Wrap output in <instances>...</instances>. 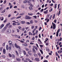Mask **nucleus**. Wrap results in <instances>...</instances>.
<instances>
[{
    "label": "nucleus",
    "instance_id": "1",
    "mask_svg": "<svg viewBox=\"0 0 62 62\" xmlns=\"http://www.w3.org/2000/svg\"><path fill=\"white\" fill-rule=\"evenodd\" d=\"M52 24H53V29H55V27H56L55 24L53 22H52Z\"/></svg>",
    "mask_w": 62,
    "mask_h": 62
},
{
    "label": "nucleus",
    "instance_id": "2",
    "mask_svg": "<svg viewBox=\"0 0 62 62\" xmlns=\"http://www.w3.org/2000/svg\"><path fill=\"white\" fill-rule=\"evenodd\" d=\"M15 46L16 47V48H19V49H21V48L20 47V46H19L17 45V44H15Z\"/></svg>",
    "mask_w": 62,
    "mask_h": 62
},
{
    "label": "nucleus",
    "instance_id": "3",
    "mask_svg": "<svg viewBox=\"0 0 62 62\" xmlns=\"http://www.w3.org/2000/svg\"><path fill=\"white\" fill-rule=\"evenodd\" d=\"M7 32H8V33H10L11 32V30H10V29H8L7 30Z\"/></svg>",
    "mask_w": 62,
    "mask_h": 62
},
{
    "label": "nucleus",
    "instance_id": "4",
    "mask_svg": "<svg viewBox=\"0 0 62 62\" xmlns=\"http://www.w3.org/2000/svg\"><path fill=\"white\" fill-rule=\"evenodd\" d=\"M6 29H7V27H4L3 29L2 30V32L5 31V30H6Z\"/></svg>",
    "mask_w": 62,
    "mask_h": 62
},
{
    "label": "nucleus",
    "instance_id": "5",
    "mask_svg": "<svg viewBox=\"0 0 62 62\" xmlns=\"http://www.w3.org/2000/svg\"><path fill=\"white\" fill-rule=\"evenodd\" d=\"M59 33V30H58V31L56 32V37H58V33Z\"/></svg>",
    "mask_w": 62,
    "mask_h": 62
},
{
    "label": "nucleus",
    "instance_id": "6",
    "mask_svg": "<svg viewBox=\"0 0 62 62\" xmlns=\"http://www.w3.org/2000/svg\"><path fill=\"white\" fill-rule=\"evenodd\" d=\"M4 26V25L3 24H2L0 26V29H1V28H3V27Z\"/></svg>",
    "mask_w": 62,
    "mask_h": 62
},
{
    "label": "nucleus",
    "instance_id": "7",
    "mask_svg": "<svg viewBox=\"0 0 62 62\" xmlns=\"http://www.w3.org/2000/svg\"><path fill=\"white\" fill-rule=\"evenodd\" d=\"M6 49H3V52L4 54H6Z\"/></svg>",
    "mask_w": 62,
    "mask_h": 62
},
{
    "label": "nucleus",
    "instance_id": "8",
    "mask_svg": "<svg viewBox=\"0 0 62 62\" xmlns=\"http://www.w3.org/2000/svg\"><path fill=\"white\" fill-rule=\"evenodd\" d=\"M32 50V52L34 53H36V51H35V48H33Z\"/></svg>",
    "mask_w": 62,
    "mask_h": 62
},
{
    "label": "nucleus",
    "instance_id": "9",
    "mask_svg": "<svg viewBox=\"0 0 62 62\" xmlns=\"http://www.w3.org/2000/svg\"><path fill=\"white\" fill-rule=\"evenodd\" d=\"M35 59L37 61H39V59L38 58H36Z\"/></svg>",
    "mask_w": 62,
    "mask_h": 62
},
{
    "label": "nucleus",
    "instance_id": "10",
    "mask_svg": "<svg viewBox=\"0 0 62 62\" xmlns=\"http://www.w3.org/2000/svg\"><path fill=\"white\" fill-rule=\"evenodd\" d=\"M44 13L45 14H47L48 13V10H46V11H44Z\"/></svg>",
    "mask_w": 62,
    "mask_h": 62
},
{
    "label": "nucleus",
    "instance_id": "11",
    "mask_svg": "<svg viewBox=\"0 0 62 62\" xmlns=\"http://www.w3.org/2000/svg\"><path fill=\"white\" fill-rule=\"evenodd\" d=\"M33 48H35V49H36V51L38 50V48H37V47L35 46H33Z\"/></svg>",
    "mask_w": 62,
    "mask_h": 62
},
{
    "label": "nucleus",
    "instance_id": "12",
    "mask_svg": "<svg viewBox=\"0 0 62 62\" xmlns=\"http://www.w3.org/2000/svg\"><path fill=\"white\" fill-rule=\"evenodd\" d=\"M33 23L34 22H33V21L32 20H31L30 21V23H31V24H33Z\"/></svg>",
    "mask_w": 62,
    "mask_h": 62
},
{
    "label": "nucleus",
    "instance_id": "13",
    "mask_svg": "<svg viewBox=\"0 0 62 62\" xmlns=\"http://www.w3.org/2000/svg\"><path fill=\"white\" fill-rule=\"evenodd\" d=\"M28 17H29L28 16H26L25 19H28Z\"/></svg>",
    "mask_w": 62,
    "mask_h": 62
},
{
    "label": "nucleus",
    "instance_id": "14",
    "mask_svg": "<svg viewBox=\"0 0 62 62\" xmlns=\"http://www.w3.org/2000/svg\"><path fill=\"white\" fill-rule=\"evenodd\" d=\"M11 56L13 57V58H15V55L14 54H12Z\"/></svg>",
    "mask_w": 62,
    "mask_h": 62
},
{
    "label": "nucleus",
    "instance_id": "15",
    "mask_svg": "<svg viewBox=\"0 0 62 62\" xmlns=\"http://www.w3.org/2000/svg\"><path fill=\"white\" fill-rule=\"evenodd\" d=\"M23 2L24 3H28L27 0H26L24 1H23Z\"/></svg>",
    "mask_w": 62,
    "mask_h": 62
},
{
    "label": "nucleus",
    "instance_id": "16",
    "mask_svg": "<svg viewBox=\"0 0 62 62\" xmlns=\"http://www.w3.org/2000/svg\"><path fill=\"white\" fill-rule=\"evenodd\" d=\"M9 24H10V23H8L6 25V26H7V27H8V26H9Z\"/></svg>",
    "mask_w": 62,
    "mask_h": 62
},
{
    "label": "nucleus",
    "instance_id": "17",
    "mask_svg": "<svg viewBox=\"0 0 62 62\" xmlns=\"http://www.w3.org/2000/svg\"><path fill=\"white\" fill-rule=\"evenodd\" d=\"M21 23L22 24H23V23H25V22L22 21L21 22Z\"/></svg>",
    "mask_w": 62,
    "mask_h": 62
},
{
    "label": "nucleus",
    "instance_id": "18",
    "mask_svg": "<svg viewBox=\"0 0 62 62\" xmlns=\"http://www.w3.org/2000/svg\"><path fill=\"white\" fill-rule=\"evenodd\" d=\"M28 3H31V0H27Z\"/></svg>",
    "mask_w": 62,
    "mask_h": 62
},
{
    "label": "nucleus",
    "instance_id": "19",
    "mask_svg": "<svg viewBox=\"0 0 62 62\" xmlns=\"http://www.w3.org/2000/svg\"><path fill=\"white\" fill-rule=\"evenodd\" d=\"M8 45H7L6 46V48L7 50H8Z\"/></svg>",
    "mask_w": 62,
    "mask_h": 62
},
{
    "label": "nucleus",
    "instance_id": "20",
    "mask_svg": "<svg viewBox=\"0 0 62 62\" xmlns=\"http://www.w3.org/2000/svg\"><path fill=\"white\" fill-rule=\"evenodd\" d=\"M57 14L58 16H59V15L60 14V10L59 11V12H58Z\"/></svg>",
    "mask_w": 62,
    "mask_h": 62
},
{
    "label": "nucleus",
    "instance_id": "21",
    "mask_svg": "<svg viewBox=\"0 0 62 62\" xmlns=\"http://www.w3.org/2000/svg\"><path fill=\"white\" fill-rule=\"evenodd\" d=\"M29 9L30 10H33V8H32V7H29Z\"/></svg>",
    "mask_w": 62,
    "mask_h": 62
},
{
    "label": "nucleus",
    "instance_id": "22",
    "mask_svg": "<svg viewBox=\"0 0 62 62\" xmlns=\"http://www.w3.org/2000/svg\"><path fill=\"white\" fill-rule=\"evenodd\" d=\"M23 52L24 54H25V55H26V52H25V51H23Z\"/></svg>",
    "mask_w": 62,
    "mask_h": 62
},
{
    "label": "nucleus",
    "instance_id": "23",
    "mask_svg": "<svg viewBox=\"0 0 62 62\" xmlns=\"http://www.w3.org/2000/svg\"><path fill=\"white\" fill-rule=\"evenodd\" d=\"M24 14V13H21L19 15L20 16H23V15Z\"/></svg>",
    "mask_w": 62,
    "mask_h": 62
},
{
    "label": "nucleus",
    "instance_id": "24",
    "mask_svg": "<svg viewBox=\"0 0 62 62\" xmlns=\"http://www.w3.org/2000/svg\"><path fill=\"white\" fill-rule=\"evenodd\" d=\"M8 43L9 44H11V43H12V41H9L8 42Z\"/></svg>",
    "mask_w": 62,
    "mask_h": 62
},
{
    "label": "nucleus",
    "instance_id": "25",
    "mask_svg": "<svg viewBox=\"0 0 62 62\" xmlns=\"http://www.w3.org/2000/svg\"><path fill=\"white\" fill-rule=\"evenodd\" d=\"M26 23L27 24H30V23L28 22H26Z\"/></svg>",
    "mask_w": 62,
    "mask_h": 62
},
{
    "label": "nucleus",
    "instance_id": "26",
    "mask_svg": "<svg viewBox=\"0 0 62 62\" xmlns=\"http://www.w3.org/2000/svg\"><path fill=\"white\" fill-rule=\"evenodd\" d=\"M57 7V4H56L55 5V6L54 7V8H56Z\"/></svg>",
    "mask_w": 62,
    "mask_h": 62
},
{
    "label": "nucleus",
    "instance_id": "27",
    "mask_svg": "<svg viewBox=\"0 0 62 62\" xmlns=\"http://www.w3.org/2000/svg\"><path fill=\"white\" fill-rule=\"evenodd\" d=\"M21 8H24V6H23V5H22L21 6Z\"/></svg>",
    "mask_w": 62,
    "mask_h": 62
},
{
    "label": "nucleus",
    "instance_id": "28",
    "mask_svg": "<svg viewBox=\"0 0 62 62\" xmlns=\"http://www.w3.org/2000/svg\"><path fill=\"white\" fill-rule=\"evenodd\" d=\"M40 51L42 54H43V51H42L41 50H40Z\"/></svg>",
    "mask_w": 62,
    "mask_h": 62
},
{
    "label": "nucleus",
    "instance_id": "29",
    "mask_svg": "<svg viewBox=\"0 0 62 62\" xmlns=\"http://www.w3.org/2000/svg\"><path fill=\"white\" fill-rule=\"evenodd\" d=\"M29 59L28 58H27L26 59V61H27V60L29 61Z\"/></svg>",
    "mask_w": 62,
    "mask_h": 62
},
{
    "label": "nucleus",
    "instance_id": "30",
    "mask_svg": "<svg viewBox=\"0 0 62 62\" xmlns=\"http://www.w3.org/2000/svg\"><path fill=\"white\" fill-rule=\"evenodd\" d=\"M34 56H35L36 57L37 56V54H34Z\"/></svg>",
    "mask_w": 62,
    "mask_h": 62
},
{
    "label": "nucleus",
    "instance_id": "31",
    "mask_svg": "<svg viewBox=\"0 0 62 62\" xmlns=\"http://www.w3.org/2000/svg\"><path fill=\"white\" fill-rule=\"evenodd\" d=\"M15 18L14 17H13V18H12L10 19L11 20H13V19H15Z\"/></svg>",
    "mask_w": 62,
    "mask_h": 62
},
{
    "label": "nucleus",
    "instance_id": "32",
    "mask_svg": "<svg viewBox=\"0 0 62 62\" xmlns=\"http://www.w3.org/2000/svg\"><path fill=\"white\" fill-rule=\"evenodd\" d=\"M4 12H5V10H4L1 13H4Z\"/></svg>",
    "mask_w": 62,
    "mask_h": 62
},
{
    "label": "nucleus",
    "instance_id": "33",
    "mask_svg": "<svg viewBox=\"0 0 62 62\" xmlns=\"http://www.w3.org/2000/svg\"><path fill=\"white\" fill-rule=\"evenodd\" d=\"M28 14L29 15H33L32 14H30L29 13H28Z\"/></svg>",
    "mask_w": 62,
    "mask_h": 62
},
{
    "label": "nucleus",
    "instance_id": "34",
    "mask_svg": "<svg viewBox=\"0 0 62 62\" xmlns=\"http://www.w3.org/2000/svg\"><path fill=\"white\" fill-rule=\"evenodd\" d=\"M53 11V8H52L51 9L49 10V12H51V11Z\"/></svg>",
    "mask_w": 62,
    "mask_h": 62
},
{
    "label": "nucleus",
    "instance_id": "35",
    "mask_svg": "<svg viewBox=\"0 0 62 62\" xmlns=\"http://www.w3.org/2000/svg\"><path fill=\"white\" fill-rule=\"evenodd\" d=\"M9 45H10V47H11V46H13L12 44V43L10 44H9Z\"/></svg>",
    "mask_w": 62,
    "mask_h": 62
},
{
    "label": "nucleus",
    "instance_id": "36",
    "mask_svg": "<svg viewBox=\"0 0 62 62\" xmlns=\"http://www.w3.org/2000/svg\"><path fill=\"white\" fill-rule=\"evenodd\" d=\"M33 17H34V18H35V19H36L37 17V16H33Z\"/></svg>",
    "mask_w": 62,
    "mask_h": 62
},
{
    "label": "nucleus",
    "instance_id": "37",
    "mask_svg": "<svg viewBox=\"0 0 62 62\" xmlns=\"http://www.w3.org/2000/svg\"><path fill=\"white\" fill-rule=\"evenodd\" d=\"M42 28H41V27H40L39 28V30L40 31L41 29Z\"/></svg>",
    "mask_w": 62,
    "mask_h": 62
},
{
    "label": "nucleus",
    "instance_id": "38",
    "mask_svg": "<svg viewBox=\"0 0 62 62\" xmlns=\"http://www.w3.org/2000/svg\"><path fill=\"white\" fill-rule=\"evenodd\" d=\"M43 11V9H42L40 10V11L41 12H42Z\"/></svg>",
    "mask_w": 62,
    "mask_h": 62
},
{
    "label": "nucleus",
    "instance_id": "39",
    "mask_svg": "<svg viewBox=\"0 0 62 62\" xmlns=\"http://www.w3.org/2000/svg\"><path fill=\"white\" fill-rule=\"evenodd\" d=\"M21 17V16H18L16 18V19H19V18H20Z\"/></svg>",
    "mask_w": 62,
    "mask_h": 62
},
{
    "label": "nucleus",
    "instance_id": "40",
    "mask_svg": "<svg viewBox=\"0 0 62 62\" xmlns=\"http://www.w3.org/2000/svg\"><path fill=\"white\" fill-rule=\"evenodd\" d=\"M31 28L32 29H34V26H32Z\"/></svg>",
    "mask_w": 62,
    "mask_h": 62
},
{
    "label": "nucleus",
    "instance_id": "41",
    "mask_svg": "<svg viewBox=\"0 0 62 62\" xmlns=\"http://www.w3.org/2000/svg\"><path fill=\"white\" fill-rule=\"evenodd\" d=\"M20 60V59H18V58H16V60L17 61H19V60Z\"/></svg>",
    "mask_w": 62,
    "mask_h": 62
},
{
    "label": "nucleus",
    "instance_id": "42",
    "mask_svg": "<svg viewBox=\"0 0 62 62\" xmlns=\"http://www.w3.org/2000/svg\"><path fill=\"white\" fill-rule=\"evenodd\" d=\"M10 16H11V15H10V14H9L8 15V18H9V17H10Z\"/></svg>",
    "mask_w": 62,
    "mask_h": 62
},
{
    "label": "nucleus",
    "instance_id": "43",
    "mask_svg": "<svg viewBox=\"0 0 62 62\" xmlns=\"http://www.w3.org/2000/svg\"><path fill=\"white\" fill-rule=\"evenodd\" d=\"M9 49V50H11V46H9L8 48Z\"/></svg>",
    "mask_w": 62,
    "mask_h": 62
},
{
    "label": "nucleus",
    "instance_id": "44",
    "mask_svg": "<svg viewBox=\"0 0 62 62\" xmlns=\"http://www.w3.org/2000/svg\"><path fill=\"white\" fill-rule=\"evenodd\" d=\"M52 15H51L50 16V17L49 18V19L50 20H51V18H52Z\"/></svg>",
    "mask_w": 62,
    "mask_h": 62
},
{
    "label": "nucleus",
    "instance_id": "45",
    "mask_svg": "<svg viewBox=\"0 0 62 62\" xmlns=\"http://www.w3.org/2000/svg\"><path fill=\"white\" fill-rule=\"evenodd\" d=\"M18 27L19 29H20V30L21 29V28H22V27H21L19 26Z\"/></svg>",
    "mask_w": 62,
    "mask_h": 62
},
{
    "label": "nucleus",
    "instance_id": "46",
    "mask_svg": "<svg viewBox=\"0 0 62 62\" xmlns=\"http://www.w3.org/2000/svg\"><path fill=\"white\" fill-rule=\"evenodd\" d=\"M9 56H10V57H11V55L10 54H9Z\"/></svg>",
    "mask_w": 62,
    "mask_h": 62
},
{
    "label": "nucleus",
    "instance_id": "47",
    "mask_svg": "<svg viewBox=\"0 0 62 62\" xmlns=\"http://www.w3.org/2000/svg\"><path fill=\"white\" fill-rule=\"evenodd\" d=\"M60 52V54H61V53H62V51L61 50H59Z\"/></svg>",
    "mask_w": 62,
    "mask_h": 62
},
{
    "label": "nucleus",
    "instance_id": "48",
    "mask_svg": "<svg viewBox=\"0 0 62 62\" xmlns=\"http://www.w3.org/2000/svg\"><path fill=\"white\" fill-rule=\"evenodd\" d=\"M22 41L23 42L24 41V39H22Z\"/></svg>",
    "mask_w": 62,
    "mask_h": 62
},
{
    "label": "nucleus",
    "instance_id": "49",
    "mask_svg": "<svg viewBox=\"0 0 62 62\" xmlns=\"http://www.w3.org/2000/svg\"><path fill=\"white\" fill-rule=\"evenodd\" d=\"M5 43H3V46H5Z\"/></svg>",
    "mask_w": 62,
    "mask_h": 62
},
{
    "label": "nucleus",
    "instance_id": "50",
    "mask_svg": "<svg viewBox=\"0 0 62 62\" xmlns=\"http://www.w3.org/2000/svg\"><path fill=\"white\" fill-rule=\"evenodd\" d=\"M55 17V14H54V16L53 17V19H54V17Z\"/></svg>",
    "mask_w": 62,
    "mask_h": 62
},
{
    "label": "nucleus",
    "instance_id": "51",
    "mask_svg": "<svg viewBox=\"0 0 62 62\" xmlns=\"http://www.w3.org/2000/svg\"><path fill=\"white\" fill-rule=\"evenodd\" d=\"M40 47H41V48H42V47H43V46L42 45H40Z\"/></svg>",
    "mask_w": 62,
    "mask_h": 62
},
{
    "label": "nucleus",
    "instance_id": "52",
    "mask_svg": "<svg viewBox=\"0 0 62 62\" xmlns=\"http://www.w3.org/2000/svg\"><path fill=\"white\" fill-rule=\"evenodd\" d=\"M2 48H0V51H2Z\"/></svg>",
    "mask_w": 62,
    "mask_h": 62
},
{
    "label": "nucleus",
    "instance_id": "53",
    "mask_svg": "<svg viewBox=\"0 0 62 62\" xmlns=\"http://www.w3.org/2000/svg\"><path fill=\"white\" fill-rule=\"evenodd\" d=\"M13 25H16V24H15L14 23H13Z\"/></svg>",
    "mask_w": 62,
    "mask_h": 62
},
{
    "label": "nucleus",
    "instance_id": "54",
    "mask_svg": "<svg viewBox=\"0 0 62 62\" xmlns=\"http://www.w3.org/2000/svg\"><path fill=\"white\" fill-rule=\"evenodd\" d=\"M12 8V5L10 6V8Z\"/></svg>",
    "mask_w": 62,
    "mask_h": 62
},
{
    "label": "nucleus",
    "instance_id": "55",
    "mask_svg": "<svg viewBox=\"0 0 62 62\" xmlns=\"http://www.w3.org/2000/svg\"><path fill=\"white\" fill-rule=\"evenodd\" d=\"M60 41H61V40H62V38H61V37H60Z\"/></svg>",
    "mask_w": 62,
    "mask_h": 62
},
{
    "label": "nucleus",
    "instance_id": "56",
    "mask_svg": "<svg viewBox=\"0 0 62 62\" xmlns=\"http://www.w3.org/2000/svg\"><path fill=\"white\" fill-rule=\"evenodd\" d=\"M38 41H39H39H40V42H41H41L40 41V39H38Z\"/></svg>",
    "mask_w": 62,
    "mask_h": 62
},
{
    "label": "nucleus",
    "instance_id": "57",
    "mask_svg": "<svg viewBox=\"0 0 62 62\" xmlns=\"http://www.w3.org/2000/svg\"><path fill=\"white\" fill-rule=\"evenodd\" d=\"M44 5H43L42 6V8H44Z\"/></svg>",
    "mask_w": 62,
    "mask_h": 62
},
{
    "label": "nucleus",
    "instance_id": "58",
    "mask_svg": "<svg viewBox=\"0 0 62 62\" xmlns=\"http://www.w3.org/2000/svg\"><path fill=\"white\" fill-rule=\"evenodd\" d=\"M49 55H48L47 56H46V58H48V57H49Z\"/></svg>",
    "mask_w": 62,
    "mask_h": 62
},
{
    "label": "nucleus",
    "instance_id": "59",
    "mask_svg": "<svg viewBox=\"0 0 62 62\" xmlns=\"http://www.w3.org/2000/svg\"><path fill=\"white\" fill-rule=\"evenodd\" d=\"M31 19V17L29 16L28 19Z\"/></svg>",
    "mask_w": 62,
    "mask_h": 62
},
{
    "label": "nucleus",
    "instance_id": "60",
    "mask_svg": "<svg viewBox=\"0 0 62 62\" xmlns=\"http://www.w3.org/2000/svg\"><path fill=\"white\" fill-rule=\"evenodd\" d=\"M50 16V15H47V17L48 18H49V16Z\"/></svg>",
    "mask_w": 62,
    "mask_h": 62
},
{
    "label": "nucleus",
    "instance_id": "61",
    "mask_svg": "<svg viewBox=\"0 0 62 62\" xmlns=\"http://www.w3.org/2000/svg\"><path fill=\"white\" fill-rule=\"evenodd\" d=\"M47 20V21L46 23L48 22H49L50 21L49 19H48Z\"/></svg>",
    "mask_w": 62,
    "mask_h": 62
},
{
    "label": "nucleus",
    "instance_id": "62",
    "mask_svg": "<svg viewBox=\"0 0 62 62\" xmlns=\"http://www.w3.org/2000/svg\"><path fill=\"white\" fill-rule=\"evenodd\" d=\"M29 62H33L32 61H31L30 59L29 60Z\"/></svg>",
    "mask_w": 62,
    "mask_h": 62
},
{
    "label": "nucleus",
    "instance_id": "63",
    "mask_svg": "<svg viewBox=\"0 0 62 62\" xmlns=\"http://www.w3.org/2000/svg\"><path fill=\"white\" fill-rule=\"evenodd\" d=\"M6 0H5L4 2V4H6Z\"/></svg>",
    "mask_w": 62,
    "mask_h": 62
},
{
    "label": "nucleus",
    "instance_id": "64",
    "mask_svg": "<svg viewBox=\"0 0 62 62\" xmlns=\"http://www.w3.org/2000/svg\"><path fill=\"white\" fill-rule=\"evenodd\" d=\"M46 45L47 46L48 45V43H47L46 44Z\"/></svg>",
    "mask_w": 62,
    "mask_h": 62
}]
</instances>
